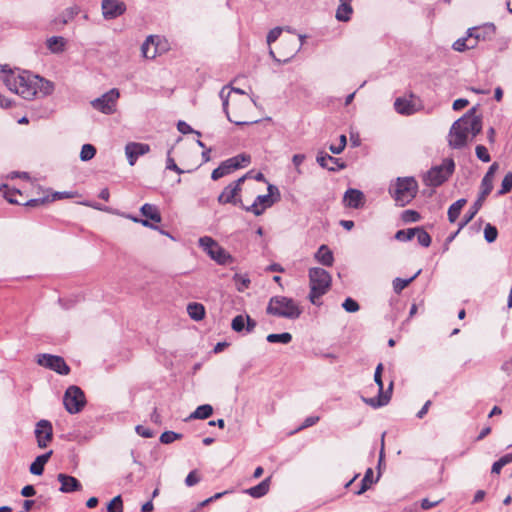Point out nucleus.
<instances>
[{
	"label": "nucleus",
	"mask_w": 512,
	"mask_h": 512,
	"mask_svg": "<svg viewBox=\"0 0 512 512\" xmlns=\"http://www.w3.org/2000/svg\"><path fill=\"white\" fill-rule=\"evenodd\" d=\"M466 202H467L466 199L461 198V199L457 200L456 202H454L449 207L448 213H447L449 222L454 223L457 220V218L459 217L461 210L465 206Z\"/></svg>",
	"instance_id": "72a5a7b5"
},
{
	"label": "nucleus",
	"mask_w": 512,
	"mask_h": 512,
	"mask_svg": "<svg viewBox=\"0 0 512 512\" xmlns=\"http://www.w3.org/2000/svg\"><path fill=\"white\" fill-rule=\"evenodd\" d=\"M225 90H226V87L222 88V90L220 91V98L222 99V106H223V111L225 112L226 116H227V119L232 122V123H235L236 125H245V124H248L250 123V121H247V120H239V119H234L230 116L229 112H228V104H229V94L230 92H227V94L225 93Z\"/></svg>",
	"instance_id": "c756f323"
},
{
	"label": "nucleus",
	"mask_w": 512,
	"mask_h": 512,
	"mask_svg": "<svg viewBox=\"0 0 512 512\" xmlns=\"http://www.w3.org/2000/svg\"><path fill=\"white\" fill-rule=\"evenodd\" d=\"M498 231L497 228L490 223L486 224L484 228V238L488 243H492L497 239Z\"/></svg>",
	"instance_id": "603ef678"
},
{
	"label": "nucleus",
	"mask_w": 512,
	"mask_h": 512,
	"mask_svg": "<svg viewBox=\"0 0 512 512\" xmlns=\"http://www.w3.org/2000/svg\"><path fill=\"white\" fill-rule=\"evenodd\" d=\"M416 227L408 228L406 230H398L395 234V239L398 241H409L416 235Z\"/></svg>",
	"instance_id": "49530a36"
},
{
	"label": "nucleus",
	"mask_w": 512,
	"mask_h": 512,
	"mask_svg": "<svg viewBox=\"0 0 512 512\" xmlns=\"http://www.w3.org/2000/svg\"><path fill=\"white\" fill-rule=\"evenodd\" d=\"M250 156L246 154H239L223 161L216 169L212 171L211 178L218 180L226 175L231 174L239 168H243L250 163Z\"/></svg>",
	"instance_id": "0eeeda50"
},
{
	"label": "nucleus",
	"mask_w": 512,
	"mask_h": 512,
	"mask_svg": "<svg viewBox=\"0 0 512 512\" xmlns=\"http://www.w3.org/2000/svg\"><path fill=\"white\" fill-rule=\"evenodd\" d=\"M213 413V407L209 404H203L196 408L194 412H192L187 420L190 419H207Z\"/></svg>",
	"instance_id": "473e14b6"
},
{
	"label": "nucleus",
	"mask_w": 512,
	"mask_h": 512,
	"mask_svg": "<svg viewBox=\"0 0 512 512\" xmlns=\"http://www.w3.org/2000/svg\"><path fill=\"white\" fill-rule=\"evenodd\" d=\"M187 313L191 317V319L195 321H200L205 317V308L200 303H189L187 305Z\"/></svg>",
	"instance_id": "2f4dec72"
},
{
	"label": "nucleus",
	"mask_w": 512,
	"mask_h": 512,
	"mask_svg": "<svg viewBox=\"0 0 512 512\" xmlns=\"http://www.w3.org/2000/svg\"><path fill=\"white\" fill-rule=\"evenodd\" d=\"M65 39L61 36H52L47 39V47L52 53H60L64 50Z\"/></svg>",
	"instance_id": "c9c22d12"
},
{
	"label": "nucleus",
	"mask_w": 512,
	"mask_h": 512,
	"mask_svg": "<svg viewBox=\"0 0 512 512\" xmlns=\"http://www.w3.org/2000/svg\"><path fill=\"white\" fill-rule=\"evenodd\" d=\"M317 163L329 171H338L345 168V163L327 153L319 152L316 158Z\"/></svg>",
	"instance_id": "aec40b11"
},
{
	"label": "nucleus",
	"mask_w": 512,
	"mask_h": 512,
	"mask_svg": "<svg viewBox=\"0 0 512 512\" xmlns=\"http://www.w3.org/2000/svg\"><path fill=\"white\" fill-rule=\"evenodd\" d=\"M267 189L268 194L257 196L251 206L246 207L242 205V208L246 211L252 212L256 216L262 215L267 208L274 204L275 200L272 198L274 194L279 196V190L276 186L269 184Z\"/></svg>",
	"instance_id": "1a4fd4ad"
},
{
	"label": "nucleus",
	"mask_w": 512,
	"mask_h": 512,
	"mask_svg": "<svg viewBox=\"0 0 512 512\" xmlns=\"http://www.w3.org/2000/svg\"><path fill=\"white\" fill-rule=\"evenodd\" d=\"M245 322H246L245 332L251 333L257 325L256 321L254 319H252L249 315H245Z\"/></svg>",
	"instance_id": "774afa93"
},
{
	"label": "nucleus",
	"mask_w": 512,
	"mask_h": 512,
	"mask_svg": "<svg viewBox=\"0 0 512 512\" xmlns=\"http://www.w3.org/2000/svg\"><path fill=\"white\" fill-rule=\"evenodd\" d=\"M233 280L236 283V288L239 292H243L250 285V279L247 275L235 274Z\"/></svg>",
	"instance_id": "a18cd8bd"
},
{
	"label": "nucleus",
	"mask_w": 512,
	"mask_h": 512,
	"mask_svg": "<svg viewBox=\"0 0 512 512\" xmlns=\"http://www.w3.org/2000/svg\"><path fill=\"white\" fill-rule=\"evenodd\" d=\"M266 339L270 343L288 344L292 340V335L288 332L280 334H269Z\"/></svg>",
	"instance_id": "37998d69"
},
{
	"label": "nucleus",
	"mask_w": 512,
	"mask_h": 512,
	"mask_svg": "<svg viewBox=\"0 0 512 512\" xmlns=\"http://www.w3.org/2000/svg\"><path fill=\"white\" fill-rule=\"evenodd\" d=\"M302 312L299 303L286 296L271 297L266 308L267 314L290 320L298 319Z\"/></svg>",
	"instance_id": "7ed1b4c3"
},
{
	"label": "nucleus",
	"mask_w": 512,
	"mask_h": 512,
	"mask_svg": "<svg viewBox=\"0 0 512 512\" xmlns=\"http://www.w3.org/2000/svg\"><path fill=\"white\" fill-rule=\"evenodd\" d=\"M218 243L211 237L204 236L199 239V246L210 256Z\"/></svg>",
	"instance_id": "ea45409f"
},
{
	"label": "nucleus",
	"mask_w": 512,
	"mask_h": 512,
	"mask_svg": "<svg viewBox=\"0 0 512 512\" xmlns=\"http://www.w3.org/2000/svg\"><path fill=\"white\" fill-rule=\"evenodd\" d=\"M171 151L172 148L167 152L166 169L173 170L178 174H182L184 171L177 166L174 159L171 157Z\"/></svg>",
	"instance_id": "bf43d9fd"
},
{
	"label": "nucleus",
	"mask_w": 512,
	"mask_h": 512,
	"mask_svg": "<svg viewBox=\"0 0 512 512\" xmlns=\"http://www.w3.org/2000/svg\"><path fill=\"white\" fill-rule=\"evenodd\" d=\"M343 202L349 208L358 209L364 206L365 196L362 191L350 188L345 192Z\"/></svg>",
	"instance_id": "6ab92c4d"
},
{
	"label": "nucleus",
	"mask_w": 512,
	"mask_h": 512,
	"mask_svg": "<svg viewBox=\"0 0 512 512\" xmlns=\"http://www.w3.org/2000/svg\"><path fill=\"white\" fill-rule=\"evenodd\" d=\"M210 257L219 265H226L233 262V257L219 244L213 250V254H210Z\"/></svg>",
	"instance_id": "a878e982"
},
{
	"label": "nucleus",
	"mask_w": 512,
	"mask_h": 512,
	"mask_svg": "<svg viewBox=\"0 0 512 512\" xmlns=\"http://www.w3.org/2000/svg\"><path fill=\"white\" fill-rule=\"evenodd\" d=\"M475 151H476V156L479 160H481L483 162H489L491 160L488 150L485 146L477 145Z\"/></svg>",
	"instance_id": "13d9d810"
},
{
	"label": "nucleus",
	"mask_w": 512,
	"mask_h": 512,
	"mask_svg": "<svg viewBox=\"0 0 512 512\" xmlns=\"http://www.w3.org/2000/svg\"><path fill=\"white\" fill-rule=\"evenodd\" d=\"M309 281V300L317 304V300L328 291L331 285V275L323 268L314 267L309 270Z\"/></svg>",
	"instance_id": "39448f33"
},
{
	"label": "nucleus",
	"mask_w": 512,
	"mask_h": 512,
	"mask_svg": "<svg viewBox=\"0 0 512 512\" xmlns=\"http://www.w3.org/2000/svg\"><path fill=\"white\" fill-rule=\"evenodd\" d=\"M96 155V148L92 144H84L80 151L81 161H89Z\"/></svg>",
	"instance_id": "c03bdc74"
},
{
	"label": "nucleus",
	"mask_w": 512,
	"mask_h": 512,
	"mask_svg": "<svg viewBox=\"0 0 512 512\" xmlns=\"http://www.w3.org/2000/svg\"><path fill=\"white\" fill-rule=\"evenodd\" d=\"M469 37L472 41L487 40L491 39L495 34V26L493 24H487L483 27H474L468 30Z\"/></svg>",
	"instance_id": "412c9836"
},
{
	"label": "nucleus",
	"mask_w": 512,
	"mask_h": 512,
	"mask_svg": "<svg viewBox=\"0 0 512 512\" xmlns=\"http://www.w3.org/2000/svg\"><path fill=\"white\" fill-rule=\"evenodd\" d=\"M177 129L182 134L196 133L198 136L201 135L200 132L194 131L192 129V127L189 124H187L186 122H184V121H179L178 122Z\"/></svg>",
	"instance_id": "680f3d73"
},
{
	"label": "nucleus",
	"mask_w": 512,
	"mask_h": 512,
	"mask_svg": "<svg viewBox=\"0 0 512 512\" xmlns=\"http://www.w3.org/2000/svg\"><path fill=\"white\" fill-rule=\"evenodd\" d=\"M37 363L40 366L55 371L60 375H68L70 368L61 356L51 354H39L37 356Z\"/></svg>",
	"instance_id": "9b49d317"
},
{
	"label": "nucleus",
	"mask_w": 512,
	"mask_h": 512,
	"mask_svg": "<svg viewBox=\"0 0 512 512\" xmlns=\"http://www.w3.org/2000/svg\"><path fill=\"white\" fill-rule=\"evenodd\" d=\"M119 96V90L113 88L102 96L92 100L91 105L95 110L109 115L116 111V104Z\"/></svg>",
	"instance_id": "9d476101"
},
{
	"label": "nucleus",
	"mask_w": 512,
	"mask_h": 512,
	"mask_svg": "<svg viewBox=\"0 0 512 512\" xmlns=\"http://www.w3.org/2000/svg\"><path fill=\"white\" fill-rule=\"evenodd\" d=\"M53 451L50 450L49 452L39 455L36 457V459L31 463L30 465V473L33 475H41L44 471V466L48 462L49 458L51 457Z\"/></svg>",
	"instance_id": "b1692460"
},
{
	"label": "nucleus",
	"mask_w": 512,
	"mask_h": 512,
	"mask_svg": "<svg viewBox=\"0 0 512 512\" xmlns=\"http://www.w3.org/2000/svg\"><path fill=\"white\" fill-rule=\"evenodd\" d=\"M150 151L148 144L130 142L125 146V154L131 166L135 165L137 159Z\"/></svg>",
	"instance_id": "2eb2a0df"
},
{
	"label": "nucleus",
	"mask_w": 512,
	"mask_h": 512,
	"mask_svg": "<svg viewBox=\"0 0 512 512\" xmlns=\"http://www.w3.org/2000/svg\"><path fill=\"white\" fill-rule=\"evenodd\" d=\"M342 307L345 309V311L350 313L357 312L360 309L359 304L350 297L344 300V302L342 303Z\"/></svg>",
	"instance_id": "4d7b16f0"
},
{
	"label": "nucleus",
	"mask_w": 512,
	"mask_h": 512,
	"mask_svg": "<svg viewBox=\"0 0 512 512\" xmlns=\"http://www.w3.org/2000/svg\"><path fill=\"white\" fill-rule=\"evenodd\" d=\"M416 235L418 243L423 247H428L431 244L430 235L421 227H416Z\"/></svg>",
	"instance_id": "09e8293b"
},
{
	"label": "nucleus",
	"mask_w": 512,
	"mask_h": 512,
	"mask_svg": "<svg viewBox=\"0 0 512 512\" xmlns=\"http://www.w3.org/2000/svg\"><path fill=\"white\" fill-rule=\"evenodd\" d=\"M304 160H305V155H303V154H295L292 157V162H293L294 166L296 167V170H297L298 174L301 173V170H300L299 167L304 162Z\"/></svg>",
	"instance_id": "338daca9"
},
{
	"label": "nucleus",
	"mask_w": 512,
	"mask_h": 512,
	"mask_svg": "<svg viewBox=\"0 0 512 512\" xmlns=\"http://www.w3.org/2000/svg\"><path fill=\"white\" fill-rule=\"evenodd\" d=\"M57 479L61 483L59 490L63 493L79 491L82 488L81 483L73 476L60 473Z\"/></svg>",
	"instance_id": "4be33fe9"
},
{
	"label": "nucleus",
	"mask_w": 512,
	"mask_h": 512,
	"mask_svg": "<svg viewBox=\"0 0 512 512\" xmlns=\"http://www.w3.org/2000/svg\"><path fill=\"white\" fill-rule=\"evenodd\" d=\"M421 273V269H419L412 277L409 279L395 278L393 280V290L395 293H401L412 281H414L418 275Z\"/></svg>",
	"instance_id": "4c0bfd02"
},
{
	"label": "nucleus",
	"mask_w": 512,
	"mask_h": 512,
	"mask_svg": "<svg viewBox=\"0 0 512 512\" xmlns=\"http://www.w3.org/2000/svg\"><path fill=\"white\" fill-rule=\"evenodd\" d=\"M491 193V191L487 190L484 193V188H480V193L473 205L470 207L469 211L465 214L464 218L461 222H459V230H462L478 213L481 209L486 197Z\"/></svg>",
	"instance_id": "a211bd4d"
},
{
	"label": "nucleus",
	"mask_w": 512,
	"mask_h": 512,
	"mask_svg": "<svg viewBox=\"0 0 512 512\" xmlns=\"http://www.w3.org/2000/svg\"><path fill=\"white\" fill-rule=\"evenodd\" d=\"M455 170V163L452 158H446L441 165L430 168L423 177V182L427 186L438 187L442 185Z\"/></svg>",
	"instance_id": "423d86ee"
},
{
	"label": "nucleus",
	"mask_w": 512,
	"mask_h": 512,
	"mask_svg": "<svg viewBox=\"0 0 512 512\" xmlns=\"http://www.w3.org/2000/svg\"><path fill=\"white\" fill-rule=\"evenodd\" d=\"M282 31L283 28L281 27H275L270 30L266 38L267 44L270 46L272 43H274L280 37Z\"/></svg>",
	"instance_id": "052dcab7"
},
{
	"label": "nucleus",
	"mask_w": 512,
	"mask_h": 512,
	"mask_svg": "<svg viewBox=\"0 0 512 512\" xmlns=\"http://www.w3.org/2000/svg\"><path fill=\"white\" fill-rule=\"evenodd\" d=\"M477 45V41H472V39L469 37V34L467 33L466 37L457 39L452 47L455 51L463 52L467 49H472Z\"/></svg>",
	"instance_id": "f704fd0d"
},
{
	"label": "nucleus",
	"mask_w": 512,
	"mask_h": 512,
	"mask_svg": "<svg viewBox=\"0 0 512 512\" xmlns=\"http://www.w3.org/2000/svg\"><path fill=\"white\" fill-rule=\"evenodd\" d=\"M140 211L144 217H146L156 223L161 222L162 218H161L160 212L155 205L146 203L141 207Z\"/></svg>",
	"instance_id": "7c9ffc66"
},
{
	"label": "nucleus",
	"mask_w": 512,
	"mask_h": 512,
	"mask_svg": "<svg viewBox=\"0 0 512 512\" xmlns=\"http://www.w3.org/2000/svg\"><path fill=\"white\" fill-rule=\"evenodd\" d=\"M126 10V5L117 0H103L102 12L105 19H114L122 15Z\"/></svg>",
	"instance_id": "dca6fc26"
},
{
	"label": "nucleus",
	"mask_w": 512,
	"mask_h": 512,
	"mask_svg": "<svg viewBox=\"0 0 512 512\" xmlns=\"http://www.w3.org/2000/svg\"><path fill=\"white\" fill-rule=\"evenodd\" d=\"M108 512H123V501L121 495L114 497L107 505Z\"/></svg>",
	"instance_id": "3c124183"
},
{
	"label": "nucleus",
	"mask_w": 512,
	"mask_h": 512,
	"mask_svg": "<svg viewBox=\"0 0 512 512\" xmlns=\"http://www.w3.org/2000/svg\"><path fill=\"white\" fill-rule=\"evenodd\" d=\"M388 191L396 204L403 207L415 198L418 183L413 177H398L390 184Z\"/></svg>",
	"instance_id": "20e7f679"
},
{
	"label": "nucleus",
	"mask_w": 512,
	"mask_h": 512,
	"mask_svg": "<svg viewBox=\"0 0 512 512\" xmlns=\"http://www.w3.org/2000/svg\"><path fill=\"white\" fill-rule=\"evenodd\" d=\"M374 381L378 386V396L372 398H362L363 401L373 408H378L386 405L391 397L393 383L391 382L386 392L383 391L384 385L382 381V375L374 376Z\"/></svg>",
	"instance_id": "ddd939ff"
},
{
	"label": "nucleus",
	"mask_w": 512,
	"mask_h": 512,
	"mask_svg": "<svg viewBox=\"0 0 512 512\" xmlns=\"http://www.w3.org/2000/svg\"><path fill=\"white\" fill-rule=\"evenodd\" d=\"M315 258L324 266H332L334 257L332 251L326 245H321L315 254Z\"/></svg>",
	"instance_id": "393cba45"
},
{
	"label": "nucleus",
	"mask_w": 512,
	"mask_h": 512,
	"mask_svg": "<svg viewBox=\"0 0 512 512\" xmlns=\"http://www.w3.org/2000/svg\"><path fill=\"white\" fill-rule=\"evenodd\" d=\"M182 434L173 432V431H165L160 436V442L163 444L173 443L175 440L181 439Z\"/></svg>",
	"instance_id": "5fc2aeb1"
},
{
	"label": "nucleus",
	"mask_w": 512,
	"mask_h": 512,
	"mask_svg": "<svg viewBox=\"0 0 512 512\" xmlns=\"http://www.w3.org/2000/svg\"><path fill=\"white\" fill-rule=\"evenodd\" d=\"M138 435L144 438H151L154 436V433L151 429L143 426V425H137L135 428Z\"/></svg>",
	"instance_id": "0e129e2a"
},
{
	"label": "nucleus",
	"mask_w": 512,
	"mask_h": 512,
	"mask_svg": "<svg viewBox=\"0 0 512 512\" xmlns=\"http://www.w3.org/2000/svg\"><path fill=\"white\" fill-rule=\"evenodd\" d=\"M246 175L240 177L238 180L230 183L228 186L224 188V190L221 192V194L218 196V202L220 204H241V199L237 198V195L241 191V185L246 179Z\"/></svg>",
	"instance_id": "f8f14e48"
},
{
	"label": "nucleus",
	"mask_w": 512,
	"mask_h": 512,
	"mask_svg": "<svg viewBox=\"0 0 512 512\" xmlns=\"http://www.w3.org/2000/svg\"><path fill=\"white\" fill-rule=\"evenodd\" d=\"M476 112L477 108L473 107L452 124L448 135V144L451 148L461 149L466 146L470 135L465 131L464 125H470L472 128V138L481 132L482 118Z\"/></svg>",
	"instance_id": "f257e3e1"
},
{
	"label": "nucleus",
	"mask_w": 512,
	"mask_h": 512,
	"mask_svg": "<svg viewBox=\"0 0 512 512\" xmlns=\"http://www.w3.org/2000/svg\"><path fill=\"white\" fill-rule=\"evenodd\" d=\"M269 481H270V478L264 479L258 485L247 489L246 493L253 498L263 497L269 491Z\"/></svg>",
	"instance_id": "cd10ccee"
},
{
	"label": "nucleus",
	"mask_w": 512,
	"mask_h": 512,
	"mask_svg": "<svg viewBox=\"0 0 512 512\" xmlns=\"http://www.w3.org/2000/svg\"><path fill=\"white\" fill-rule=\"evenodd\" d=\"M1 79L6 87L20 95L22 98L31 100L38 95V86L41 82V77L32 75L29 72H15L13 70L6 71L4 68L1 70Z\"/></svg>",
	"instance_id": "f03ea898"
},
{
	"label": "nucleus",
	"mask_w": 512,
	"mask_h": 512,
	"mask_svg": "<svg viewBox=\"0 0 512 512\" xmlns=\"http://www.w3.org/2000/svg\"><path fill=\"white\" fill-rule=\"evenodd\" d=\"M394 108L402 115H411L417 110L413 101L405 98H397L394 102Z\"/></svg>",
	"instance_id": "5701e85b"
},
{
	"label": "nucleus",
	"mask_w": 512,
	"mask_h": 512,
	"mask_svg": "<svg viewBox=\"0 0 512 512\" xmlns=\"http://www.w3.org/2000/svg\"><path fill=\"white\" fill-rule=\"evenodd\" d=\"M299 43H297L294 39H288L287 44L291 45L290 54L288 57L283 59L284 63H288L302 48L305 38V35H298Z\"/></svg>",
	"instance_id": "e433bc0d"
},
{
	"label": "nucleus",
	"mask_w": 512,
	"mask_h": 512,
	"mask_svg": "<svg viewBox=\"0 0 512 512\" xmlns=\"http://www.w3.org/2000/svg\"><path fill=\"white\" fill-rule=\"evenodd\" d=\"M218 243L211 237L204 236L199 239V246L210 256Z\"/></svg>",
	"instance_id": "a19ab883"
},
{
	"label": "nucleus",
	"mask_w": 512,
	"mask_h": 512,
	"mask_svg": "<svg viewBox=\"0 0 512 512\" xmlns=\"http://www.w3.org/2000/svg\"><path fill=\"white\" fill-rule=\"evenodd\" d=\"M401 218L405 223H413L419 221L421 216L415 210H405L403 211Z\"/></svg>",
	"instance_id": "6e6d98bb"
},
{
	"label": "nucleus",
	"mask_w": 512,
	"mask_h": 512,
	"mask_svg": "<svg viewBox=\"0 0 512 512\" xmlns=\"http://www.w3.org/2000/svg\"><path fill=\"white\" fill-rule=\"evenodd\" d=\"M199 481H200V476L197 474L196 470H193L187 475V477L185 479V484L188 487H191V486H194L195 484H197Z\"/></svg>",
	"instance_id": "e2e57ef3"
},
{
	"label": "nucleus",
	"mask_w": 512,
	"mask_h": 512,
	"mask_svg": "<svg viewBox=\"0 0 512 512\" xmlns=\"http://www.w3.org/2000/svg\"><path fill=\"white\" fill-rule=\"evenodd\" d=\"M319 419L320 418L318 416L307 417L302 423V425L298 428V431L315 425L319 421Z\"/></svg>",
	"instance_id": "69168bd1"
},
{
	"label": "nucleus",
	"mask_w": 512,
	"mask_h": 512,
	"mask_svg": "<svg viewBox=\"0 0 512 512\" xmlns=\"http://www.w3.org/2000/svg\"><path fill=\"white\" fill-rule=\"evenodd\" d=\"M63 404L70 414L80 412L86 404L84 392L78 386H69L65 391Z\"/></svg>",
	"instance_id": "6e6552de"
},
{
	"label": "nucleus",
	"mask_w": 512,
	"mask_h": 512,
	"mask_svg": "<svg viewBox=\"0 0 512 512\" xmlns=\"http://www.w3.org/2000/svg\"><path fill=\"white\" fill-rule=\"evenodd\" d=\"M498 168H499L498 163L494 162L489 167V169L486 172V174L484 175V177H483V179L481 181V186H480V188H484V193L487 192V190L492 191L494 175H495V173H496Z\"/></svg>",
	"instance_id": "bb28decb"
},
{
	"label": "nucleus",
	"mask_w": 512,
	"mask_h": 512,
	"mask_svg": "<svg viewBox=\"0 0 512 512\" xmlns=\"http://www.w3.org/2000/svg\"><path fill=\"white\" fill-rule=\"evenodd\" d=\"M160 43L159 36H148L141 45L142 56L146 59H154L160 53Z\"/></svg>",
	"instance_id": "f3484780"
},
{
	"label": "nucleus",
	"mask_w": 512,
	"mask_h": 512,
	"mask_svg": "<svg viewBox=\"0 0 512 512\" xmlns=\"http://www.w3.org/2000/svg\"><path fill=\"white\" fill-rule=\"evenodd\" d=\"M374 482L373 480V470L371 468H368L365 472V475L361 481V487L360 489L356 492L357 495H361L363 494L364 492H366L371 484Z\"/></svg>",
	"instance_id": "79ce46f5"
},
{
	"label": "nucleus",
	"mask_w": 512,
	"mask_h": 512,
	"mask_svg": "<svg viewBox=\"0 0 512 512\" xmlns=\"http://www.w3.org/2000/svg\"><path fill=\"white\" fill-rule=\"evenodd\" d=\"M353 14V7L351 4L339 3L335 18L340 22H348Z\"/></svg>",
	"instance_id": "c85d7f7f"
},
{
	"label": "nucleus",
	"mask_w": 512,
	"mask_h": 512,
	"mask_svg": "<svg viewBox=\"0 0 512 512\" xmlns=\"http://www.w3.org/2000/svg\"><path fill=\"white\" fill-rule=\"evenodd\" d=\"M512 189V172L505 175L501 183V189L498 191V195H505Z\"/></svg>",
	"instance_id": "864d4df0"
},
{
	"label": "nucleus",
	"mask_w": 512,
	"mask_h": 512,
	"mask_svg": "<svg viewBox=\"0 0 512 512\" xmlns=\"http://www.w3.org/2000/svg\"><path fill=\"white\" fill-rule=\"evenodd\" d=\"M35 436L37 444L40 448H46L52 440L53 428L52 424L48 420H40L36 424Z\"/></svg>",
	"instance_id": "4468645a"
},
{
	"label": "nucleus",
	"mask_w": 512,
	"mask_h": 512,
	"mask_svg": "<svg viewBox=\"0 0 512 512\" xmlns=\"http://www.w3.org/2000/svg\"><path fill=\"white\" fill-rule=\"evenodd\" d=\"M246 322H245V315H237L232 319L231 322V328L237 332L241 333L245 331Z\"/></svg>",
	"instance_id": "de8ad7c7"
},
{
	"label": "nucleus",
	"mask_w": 512,
	"mask_h": 512,
	"mask_svg": "<svg viewBox=\"0 0 512 512\" xmlns=\"http://www.w3.org/2000/svg\"><path fill=\"white\" fill-rule=\"evenodd\" d=\"M54 90V84L48 80L41 78L38 86V94L42 96L50 95Z\"/></svg>",
	"instance_id": "8fccbe9b"
},
{
	"label": "nucleus",
	"mask_w": 512,
	"mask_h": 512,
	"mask_svg": "<svg viewBox=\"0 0 512 512\" xmlns=\"http://www.w3.org/2000/svg\"><path fill=\"white\" fill-rule=\"evenodd\" d=\"M0 191L3 192V196L9 203L20 204V201L16 198L17 195L22 196L19 190L10 189L7 185L3 184L0 186Z\"/></svg>",
	"instance_id": "58836bf2"
}]
</instances>
